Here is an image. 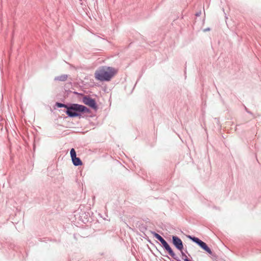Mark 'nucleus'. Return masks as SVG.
I'll return each mask as SVG.
<instances>
[{
    "instance_id": "obj_14",
    "label": "nucleus",
    "mask_w": 261,
    "mask_h": 261,
    "mask_svg": "<svg viewBox=\"0 0 261 261\" xmlns=\"http://www.w3.org/2000/svg\"><path fill=\"white\" fill-rule=\"evenodd\" d=\"M166 252H168V253L170 255L171 253H172V252H173V250L171 248H170L169 250H168V251H167Z\"/></svg>"
},
{
    "instance_id": "obj_6",
    "label": "nucleus",
    "mask_w": 261,
    "mask_h": 261,
    "mask_svg": "<svg viewBox=\"0 0 261 261\" xmlns=\"http://www.w3.org/2000/svg\"><path fill=\"white\" fill-rule=\"evenodd\" d=\"M172 243L179 250V238L176 236H173Z\"/></svg>"
},
{
    "instance_id": "obj_3",
    "label": "nucleus",
    "mask_w": 261,
    "mask_h": 261,
    "mask_svg": "<svg viewBox=\"0 0 261 261\" xmlns=\"http://www.w3.org/2000/svg\"><path fill=\"white\" fill-rule=\"evenodd\" d=\"M74 93L76 94L80 95L83 97L82 101L85 105L89 106L90 108L95 111L98 110V107L96 100L91 97L90 95H84L83 93H79L76 92H75Z\"/></svg>"
},
{
    "instance_id": "obj_17",
    "label": "nucleus",
    "mask_w": 261,
    "mask_h": 261,
    "mask_svg": "<svg viewBox=\"0 0 261 261\" xmlns=\"http://www.w3.org/2000/svg\"><path fill=\"white\" fill-rule=\"evenodd\" d=\"M103 254H104L103 253H102L100 254L101 255H103Z\"/></svg>"
},
{
    "instance_id": "obj_9",
    "label": "nucleus",
    "mask_w": 261,
    "mask_h": 261,
    "mask_svg": "<svg viewBox=\"0 0 261 261\" xmlns=\"http://www.w3.org/2000/svg\"><path fill=\"white\" fill-rule=\"evenodd\" d=\"M67 77L68 75L67 74H62L60 76L55 77V81L64 82L67 80Z\"/></svg>"
},
{
    "instance_id": "obj_15",
    "label": "nucleus",
    "mask_w": 261,
    "mask_h": 261,
    "mask_svg": "<svg viewBox=\"0 0 261 261\" xmlns=\"http://www.w3.org/2000/svg\"><path fill=\"white\" fill-rule=\"evenodd\" d=\"M182 255H184V254H183V253H182ZM185 257H186V258H185V259H184V261H190V260L187 258V257L186 256V255H185Z\"/></svg>"
},
{
    "instance_id": "obj_16",
    "label": "nucleus",
    "mask_w": 261,
    "mask_h": 261,
    "mask_svg": "<svg viewBox=\"0 0 261 261\" xmlns=\"http://www.w3.org/2000/svg\"><path fill=\"white\" fill-rule=\"evenodd\" d=\"M182 247V244L181 241H180V249Z\"/></svg>"
},
{
    "instance_id": "obj_1",
    "label": "nucleus",
    "mask_w": 261,
    "mask_h": 261,
    "mask_svg": "<svg viewBox=\"0 0 261 261\" xmlns=\"http://www.w3.org/2000/svg\"><path fill=\"white\" fill-rule=\"evenodd\" d=\"M64 112L70 118H81L85 113L89 114L91 110L88 107L78 103H68L67 110H64Z\"/></svg>"
},
{
    "instance_id": "obj_11",
    "label": "nucleus",
    "mask_w": 261,
    "mask_h": 261,
    "mask_svg": "<svg viewBox=\"0 0 261 261\" xmlns=\"http://www.w3.org/2000/svg\"><path fill=\"white\" fill-rule=\"evenodd\" d=\"M70 154V157L71 159L76 156V151L73 148L71 149Z\"/></svg>"
},
{
    "instance_id": "obj_2",
    "label": "nucleus",
    "mask_w": 261,
    "mask_h": 261,
    "mask_svg": "<svg viewBox=\"0 0 261 261\" xmlns=\"http://www.w3.org/2000/svg\"><path fill=\"white\" fill-rule=\"evenodd\" d=\"M117 70L114 68L108 66H101L95 72V77L101 82H109L117 73Z\"/></svg>"
},
{
    "instance_id": "obj_8",
    "label": "nucleus",
    "mask_w": 261,
    "mask_h": 261,
    "mask_svg": "<svg viewBox=\"0 0 261 261\" xmlns=\"http://www.w3.org/2000/svg\"><path fill=\"white\" fill-rule=\"evenodd\" d=\"M137 225V227L141 232L144 233L147 230V226L144 223L138 222Z\"/></svg>"
},
{
    "instance_id": "obj_7",
    "label": "nucleus",
    "mask_w": 261,
    "mask_h": 261,
    "mask_svg": "<svg viewBox=\"0 0 261 261\" xmlns=\"http://www.w3.org/2000/svg\"><path fill=\"white\" fill-rule=\"evenodd\" d=\"M73 164L75 166H79L83 165V162L81 159L79 157L75 156L71 159Z\"/></svg>"
},
{
    "instance_id": "obj_13",
    "label": "nucleus",
    "mask_w": 261,
    "mask_h": 261,
    "mask_svg": "<svg viewBox=\"0 0 261 261\" xmlns=\"http://www.w3.org/2000/svg\"><path fill=\"white\" fill-rule=\"evenodd\" d=\"M170 255L176 261H179V257L174 252V251L172 253H171Z\"/></svg>"
},
{
    "instance_id": "obj_5",
    "label": "nucleus",
    "mask_w": 261,
    "mask_h": 261,
    "mask_svg": "<svg viewBox=\"0 0 261 261\" xmlns=\"http://www.w3.org/2000/svg\"><path fill=\"white\" fill-rule=\"evenodd\" d=\"M152 233H153L154 237L161 242V246L167 242V241L159 234L154 231L152 232Z\"/></svg>"
},
{
    "instance_id": "obj_4",
    "label": "nucleus",
    "mask_w": 261,
    "mask_h": 261,
    "mask_svg": "<svg viewBox=\"0 0 261 261\" xmlns=\"http://www.w3.org/2000/svg\"><path fill=\"white\" fill-rule=\"evenodd\" d=\"M191 239H192V240L193 242H194L196 243H197L198 245H199L205 251H206V252L209 253L210 254H212V251L211 250V249L207 246L206 243H205L204 242H202V241H201L199 239H198L197 238H195V237L191 238Z\"/></svg>"
},
{
    "instance_id": "obj_12",
    "label": "nucleus",
    "mask_w": 261,
    "mask_h": 261,
    "mask_svg": "<svg viewBox=\"0 0 261 261\" xmlns=\"http://www.w3.org/2000/svg\"><path fill=\"white\" fill-rule=\"evenodd\" d=\"M162 247L166 251H168V250H169L170 248H171L170 246L169 245V244L167 243V242L165 243L163 245H162Z\"/></svg>"
},
{
    "instance_id": "obj_10",
    "label": "nucleus",
    "mask_w": 261,
    "mask_h": 261,
    "mask_svg": "<svg viewBox=\"0 0 261 261\" xmlns=\"http://www.w3.org/2000/svg\"><path fill=\"white\" fill-rule=\"evenodd\" d=\"M68 103H64L60 102H56L54 108L56 109L55 107H56L58 108H65V110H67V108H68Z\"/></svg>"
}]
</instances>
